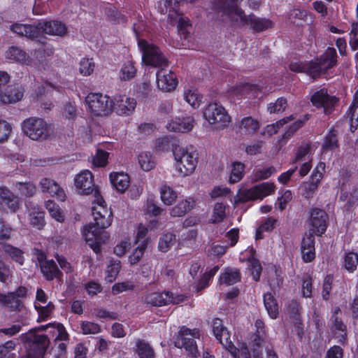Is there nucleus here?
I'll use <instances>...</instances> for the list:
<instances>
[{"label":"nucleus","instance_id":"nucleus-1","mask_svg":"<svg viewBox=\"0 0 358 358\" xmlns=\"http://www.w3.org/2000/svg\"><path fill=\"white\" fill-rule=\"evenodd\" d=\"M238 0H217L213 1L215 8L217 10V19L222 22L230 24L238 27L250 25L255 31L261 32L271 27L272 22L269 20L260 18L251 13L245 15L243 10L235 3Z\"/></svg>","mask_w":358,"mask_h":358},{"label":"nucleus","instance_id":"nucleus-2","mask_svg":"<svg viewBox=\"0 0 358 358\" xmlns=\"http://www.w3.org/2000/svg\"><path fill=\"white\" fill-rule=\"evenodd\" d=\"M103 202V200L98 203L100 206L99 208H92L94 222L86 226L84 230L87 243L96 254L101 252V245L108 239L109 236L104 229L110 227L113 222V213L102 206Z\"/></svg>","mask_w":358,"mask_h":358},{"label":"nucleus","instance_id":"nucleus-3","mask_svg":"<svg viewBox=\"0 0 358 358\" xmlns=\"http://www.w3.org/2000/svg\"><path fill=\"white\" fill-rule=\"evenodd\" d=\"M176 169L183 176L192 174L197 166L199 154L193 148L176 146L173 149Z\"/></svg>","mask_w":358,"mask_h":358},{"label":"nucleus","instance_id":"nucleus-4","mask_svg":"<svg viewBox=\"0 0 358 358\" xmlns=\"http://www.w3.org/2000/svg\"><path fill=\"white\" fill-rule=\"evenodd\" d=\"M336 49L329 48L315 61L305 63V73L313 78L320 76V75L325 73L329 69L336 64Z\"/></svg>","mask_w":358,"mask_h":358},{"label":"nucleus","instance_id":"nucleus-5","mask_svg":"<svg viewBox=\"0 0 358 358\" xmlns=\"http://www.w3.org/2000/svg\"><path fill=\"white\" fill-rule=\"evenodd\" d=\"M23 341L28 358H44L50 345L48 336L30 331L24 335Z\"/></svg>","mask_w":358,"mask_h":358},{"label":"nucleus","instance_id":"nucleus-6","mask_svg":"<svg viewBox=\"0 0 358 358\" xmlns=\"http://www.w3.org/2000/svg\"><path fill=\"white\" fill-rule=\"evenodd\" d=\"M24 134L34 141L46 139L50 134L48 124L39 117H29L22 123Z\"/></svg>","mask_w":358,"mask_h":358},{"label":"nucleus","instance_id":"nucleus-7","mask_svg":"<svg viewBox=\"0 0 358 358\" xmlns=\"http://www.w3.org/2000/svg\"><path fill=\"white\" fill-rule=\"evenodd\" d=\"M199 330L190 329L185 327L180 328L174 342L175 346L179 348H185L189 355L197 357L199 355L195 339L199 338Z\"/></svg>","mask_w":358,"mask_h":358},{"label":"nucleus","instance_id":"nucleus-8","mask_svg":"<svg viewBox=\"0 0 358 358\" xmlns=\"http://www.w3.org/2000/svg\"><path fill=\"white\" fill-rule=\"evenodd\" d=\"M138 47L143 53L142 59L145 64L154 67H162L168 64L167 59L157 46L149 44L142 39L138 41Z\"/></svg>","mask_w":358,"mask_h":358},{"label":"nucleus","instance_id":"nucleus-9","mask_svg":"<svg viewBox=\"0 0 358 358\" xmlns=\"http://www.w3.org/2000/svg\"><path fill=\"white\" fill-rule=\"evenodd\" d=\"M204 118L217 129H222L228 125L231 118L227 110L217 103H211L203 110Z\"/></svg>","mask_w":358,"mask_h":358},{"label":"nucleus","instance_id":"nucleus-10","mask_svg":"<svg viewBox=\"0 0 358 358\" xmlns=\"http://www.w3.org/2000/svg\"><path fill=\"white\" fill-rule=\"evenodd\" d=\"M275 185L271 182H262L250 189H239L238 201L246 202L251 200L262 199L274 192Z\"/></svg>","mask_w":358,"mask_h":358},{"label":"nucleus","instance_id":"nucleus-11","mask_svg":"<svg viewBox=\"0 0 358 358\" xmlns=\"http://www.w3.org/2000/svg\"><path fill=\"white\" fill-rule=\"evenodd\" d=\"M86 101L92 113L94 115H108L113 110L112 100L102 94H90Z\"/></svg>","mask_w":358,"mask_h":358},{"label":"nucleus","instance_id":"nucleus-12","mask_svg":"<svg viewBox=\"0 0 358 358\" xmlns=\"http://www.w3.org/2000/svg\"><path fill=\"white\" fill-rule=\"evenodd\" d=\"M75 185L83 194L88 195L94 193L95 201L97 203L103 201L99 191L94 186V177L90 171L85 170L78 174L75 178Z\"/></svg>","mask_w":358,"mask_h":358},{"label":"nucleus","instance_id":"nucleus-13","mask_svg":"<svg viewBox=\"0 0 358 358\" xmlns=\"http://www.w3.org/2000/svg\"><path fill=\"white\" fill-rule=\"evenodd\" d=\"M213 331L217 340L224 347L233 357L236 358L237 348L230 341V334L227 329L224 327L222 321L219 318L213 320Z\"/></svg>","mask_w":358,"mask_h":358},{"label":"nucleus","instance_id":"nucleus-14","mask_svg":"<svg viewBox=\"0 0 358 358\" xmlns=\"http://www.w3.org/2000/svg\"><path fill=\"white\" fill-rule=\"evenodd\" d=\"M311 102L317 108H323L324 113L329 115L334 110V105L338 99L336 96H329L326 89L315 92L311 96Z\"/></svg>","mask_w":358,"mask_h":358},{"label":"nucleus","instance_id":"nucleus-15","mask_svg":"<svg viewBox=\"0 0 358 358\" xmlns=\"http://www.w3.org/2000/svg\"><path fill=\"white\" fill-rule=\"evenodd\" d=\"M328 218V215L324 210L313 208L308 218L309 225L312 227L309 230L315 231L317 236H321L326 231Z\"/></svg>","mask_w":358,"mask_h":358},{"label":"nucleus","instance_id":"nucleus-16","mask_svg":"<svg viewBox=\"0 0 358 358\" xmlns=\"http://www.w3.org/2000/svg\"><path fill=\"white\" fill-rule=\"evenodd\" d=\"M156 76L157 87L162 91L171 92L176 87L177 78L171 71L167 72L162 68L157 71Z\"/></svg>","mask_w":358,"mask_h":358},{"label":"nucleus","instance_id":"nucleus-17","mask_svg":"<svg viewBox=\"0 0 358 358\" xmlns=\"http://www.w3.org/2000/svg\"><path fill=\"white\" fill-rule=\"evenodd\" d=\"M113 110L120 115H129L134 110L136 101L134 99L129 98L125 95H119L112 100Z\"/></svg>","mask_w":358,"mask_h":358},{"label":"nucleus","instance_id":"nucleus-18","mask_svg":"<svg viewBox=\"0 0 358 358\" xmlns=\"http://www.w3.org/2000/svg\"><path fill=\"white\" fill-rule=\"evenodd\" d=\"M39 36L42 34L62 36L66 33L64 24L57 20L43 21L37 23Z\"/></svg>","mask_w":358,"mask_h":358},{"label":"nucleus","instance_id":"nucleus-19","mask_svg":"<svg viewBox=\"0 0 358 358\" xmlns=\"http://www.w3.org/2000/svg\"><path fill=\"white\" fill-rule=\"evenodd\" d=\"M24 90L21 86L10 85L4 92L0 90V103L2 104H13L22 100Z\"/></svg>","mask_w":358,"mask_h":358},{"label":"nucleus","instance_id":"nucleus-20","mask_svg":"<svg viewBox=\"0 0 358 358\" xmlns=\"http://www.w3.org/2000/svg\"><path fill=\"white\" fill-rule=\"evenodd\" d=\"M238 132L241 135L250 136L255 134L260 127L259 122L251 116L245 117L236 123Z\"/></svg>","mask_w":358,"mask_h":358},{"label":"nucleus","instance_id":"nucleus-21","mask_svg":"<svg viewBox=\"0 0 358 358\" xmlns=\"http://www.w3.org/2000/svg\"><path fill=\"white\" fill-rule=\"evenodd\" d=\"M171 292L164 291L162 292H152L146 294L144 297V302L147 305L152 306H163L170 304L171 301Z\"/></svg>","mask_w":358,"mask_h":358},{"label":"nucleus","instance_id":"nucleus-22","mask_svg":"<svg viewBox=\"0 0 358 358\" xmlns=\"http://www.w3.org/2000/svg\"><path fill=\"white\" fill-rule=\"evenodd\" d=\"M10 30L19 36H25L30 39L39 37V31L36 24H24L14 23L10 25Z\"/></svg>","mask_w":358,"mask_h":358},{"label":"nucleus","instance_id":"nucleus-23","mask_svg":"<svg viewBox=\"0 0 358 358\" xmlns=\"http://www.w3.org/2000/svg\"><path fill=\"white\" fill-rule=\"evenodd\" d=\"M0 303L10 311L20 312L24 308V303L22 299L10 292L7 294L0 293Z\"/></svg>","mask_w":358,"mask_h":358},{"label":"nucleus","instance_id":"nucleus-24","mask_svg":"<svg viewBox=\"0 0 358 358\" xmlns=\"http://www.w3.org/2000/svg\"><path fill=\"white\" fill-rule=\"evenodd\" d=\"M41 271L45 279L49 281L54 278L61 280L63 275L55 262L52 259L43 262L41 266Z\"/></svg>","mask_w":358,"mask_h":358},{"label":"nucleus","instance_id":"nucleus-25","mask_svg":"<svg viewBox=\"0 0 358 358\" xmlns=\"http://www.w3.org/2000/svg\"><path fill=\"white\" fill-rule=\"evenodd\" d=\"M29 211V223L34 227L41 229L45 222L44 218V212L42 211L38 207L33 206L31 202L26 204Z\"/></svg>","mask_w":358,"mask_h":358},{"label":"nucleus","instance_id":"nucleus-26","mask_svg":"<svg viewBox=\"0 0 358 358\" xmlns=\"http://www.w3.org/2000/svg\"><path fill=\"white\" fill-rule=\"evenodd\" d=\"M110 180L112 185L117 192L123 193L128 188L129 176L124 173H112L110 174Z\"/></svg>","mask_w":358,"mask_h":358},{"label":"nucleus","instance_id":"nucleus-27","mask_svg":"<svg viewBox=\"0 0 358 358\" xmlns=\"http://www.w3.org/2000/svg\"><path fill=\"white\" fill-rule=\"evenodd\" d=\"M0 203L6 206L10 210L15 211L18 208V199L9 189H0Z\"/></svg>","mask_w":358,"mask_h":358},{"label":"nucleus","instance_id":"nucleus-28","mask_svg":"<svg viewBox=\"0 0 358 358\" xmlns=\"http://www.w3.org/2000/svg\"><path fill=\"white\" fill-rule=\"evenodd\" d=\"M0 245L1 250L6 255L10 257L13 261L20 265L24 264V252L22 250L6 243L1 242Z\"/></svg>","mask_w":358,"mask_h":358},{"label":"nucleus","instance_id":"nucleus-29","mask_svg":"<svg viewBox=\"0 0 358 358\" xmlns=\"http://www.w3.org/2000/svg\"><path fill=\"white\" fill-rule=\"evenodd\" d=\"M194 206L195 201L192 198L180 201L176 206L171 208L170 214L173 217H182L187 212L191 210Z\"/></svg>","mask_w":358,"mask_h":358},{"label":"nucleus","instance_id":"nucleus-30","mask_svg":"<svg viewBox=\"0 0 358 358\" xmlns=\"http://www.w3.org/2000/svg\"><path fill=\"white\" fill-rule=\"evenodd\" d=\"M194 119L185 117L169 124L168 129L174 131L185 133L191 131L194 127Z\"/></svg>","mask_w":358,"mask_h":358},{"label":"nucleus","instance_id":"nucleus-31","mask_svg":"<svg viewBox=\"0 0 358 358\" xmlns=\"http://www.w3.org/2000/svg\"><path fill=\"white\" fill-rule=\"evenodd\" d=\"M241 280L239 270L232 268H227L223 273L220 275L219 281L220 284L231 285Z\"/></svg>","mask_w":358,"mask_h":358},{"label":"nucleus","instance_id":"nucleus-32","mask_svg":"<svg viewBox=\"0 0 358 358\" xmlns=\"http://www.w3.org/2000/svg\"><path fill=\"white\" fill-rule=\"evenodd\" d=\"M289 20L296 26H303V23L311 22V17L308 15L307 12L298 8H294L290 11Z\"/></svg>","mask_w":358,"mask_h":358},{"label":"nucleus","instance_id":"nucleus-33","mask_svg":"<svg viewBox=\"0 0 358 358\" xmlns=\"http://www.w3.org/2000/svg\"><path fill=\"white\" fill-rule=\"evenodd\" d=\"M264 304L268 314L272 319H275L278 316V305L272 294L267 292L264 294Z\"/></svg>","mask_w":358,"mask_h":358},{"label":"nucleus","instance_id":"nucleus-34","mask_svg":"<svg viewBox=\"0 0 358 358\" xmlns=\"http://www.w3.org/2000/svg\"><path fill=\"white\" fill-rule=\"evenodd\" d=\"M136 352L139 358H155V353L151 345L143 340L136 343Z\"/></svg>","mask_w":358,"mask_h":358},{"label":"nucleus","instance_id":"nucleus-35","mask_svg":"<svg viewBox=\"0 0 358 358\" xmlns=\"http://www.w3.org/2000/svg\"><path fill=\"white\" fill-rule=\"evenodd\" d=\"M176 235L173 234H164L159 241V250L162 252H166L176 243Z\"/></svg>","mask_w":358,"mask_h":358},{"label":"nucleus","instance_id":"nucleus-36","mask_svg":"<svg viewBox=\"0 0 358 358\" xmlns=\"http://www.w3.org/2000/svg\"><path fill=\"white\" fill-rule=\"evenodd\" d=\"M161 199L166 205H171L177 198V194L169 186L164 185L160 189Z\"/></svg>","mask_w":358,"mask_h":358},{"label":"nucleus","instance_id":"nucleus-37","mask_svg":"<svg viewBox=\"0 0 358 358\" xmlns=\"http://www.w3.org/2000/svg\"><path fill=\"white\" fill-rule=\"evenodd\" d=\"M338 131L334 129H331L329 132L327 134L324 139L322 148L325 150H333L338 147Z\"/></svg>","mask_w":358,"mask_h":358},{"label":"nucleus","instance_id":"nucleus-38","mask_svg":"<svg viewBox=\"0 0 358 358\" xmlns=\"http://www.w3.org/2000/svg\"><path fill=\"white\" fill-rule=\"evenodd\" d=\"M105 13L109 20L115 23L120 24L126 23L127 22V17L111 6L106 8Z\"/></svg>","mask_w":358,"mask_h":358},{"label":"nucleus","instance_id":"nucleus-39","mask_svg":"<svg viewBox=\"0 0 358 358\" xmlns=\"http://www.w3.org/2000/svg\"><path fill=\"white\" fill-rule=\"evenodd\" d=\"M6 57L18 62H24L26 61L27 53L19 48L11 47L6 51Z\"/></svg>","mask_w":358,"mask_h":358},{"label":"nucleus","instance_id":"nucleus-40","mask_svg":"<svg viewBox=\"0 0 358 358\" xmlns=\"http://www.w3.org/2000/svg\"><path fill=\"white\" fill-rule=\"evenodd\" d=\"M136 73V69L133 62H127L124 63L120 70V79L123 80H129L134 78Z\"/></svg>","mask_w":358,"mask_h":358},{"label":"nucleus","instance_id":"nucleus-41","mask_svg":"<svg viewBox=\"0 0 358 358\" xmlns=\"http://www.w3.org/2000/svg\"><path fill=\"white\" fill-rule=\"evenodd\" d=\"M138 163L145 171H149L155 166V161L149 152H142L138 155Z\"/></svg>","mask_w":358,"mask_h":358},{"label":"nucleus","instance_id":"nucleus-42","mask_svg":"<svg viewBox=\"0 0 358 358\" xmlns=\"http://www.w3.org/2000/svg\"><path fill=\"white\" fill-rule=\"evenodd\" d=\"M15 186L20 191L22 196H24L26 197H31L36 193V187L33 183L30 182H18L16 183Z\"/></svg>","mask_w":358,"mask_h":358},{"label":"nucleus","instance_id":"nucleus-43","mask_svg":"<svg viewBox=\"0 0 358 358\" xmlns=\"http://www.w3.org/2000/svg\"><path fill=\"white\" fill-rule=\"evenodd\" d=\"M244 164L241 162H235L232 165V170L229 177L230 183L238 182L243 176Z\"/></svg>","mask_w":358,"mask_h":358},{"label":"nucleus","instance_id":"nucleus-44","mask_svg":"<svg viewBox=\"0 0 358 358\" xmlns=\"http://www.w3.org/2000/svg\"><path fill=\"white\" fill-rule=\"evenodd\" d=\"M137 245H138L133 254L129 257V262L131 264H136L141 260L145 249L147 248L148 241H142L141 243Z\"/></svg>","mask_w":358,"mask_h":358},{"label":"nucleus","instance_id":"nucleus-45","mask_svg":"<svg viewBox=\"0 0 358 358\" xmlns=\"http://www.w3.org/2000/svg\"><path fill=\"white\" fill-rule=\"evenodd\" d=\"M94 67L95 65L92 59L83 58L80 62L79 71L82 75L87 76L94 71Z\"/></svg>","mask_w":358,"mask_h":358},{"label":"nucleus","instance_id":"nucleus-46","mask_svg":"<svg viewBox=\"0 0 358 358\" xmlns=\"http://www.w3.org/2000/svg\"><path fill=\"white\" fill-rule=\"evenodd\" d=\"M225 206L221 203H215L211 221L213 223L221 222L225 217Z\"/></svg>","mask_w":358,"mask_h":358},{"label":"nucleus","instance_id":"nucleus-47","mask_svg":"<svg viewBox=\"0 0 358 358\" xmlns=\"http://www.w3.org/2000/svg\"><path fill=\"white\" fill-rule=\"evenodd\" d=\"M45 185H52L48 194L51 196H56L58 199L63 201L65 198V194L64 190L59 187V185L54 180H45Z\"/></svg>","mask_w":358,"mask_h":358},{"label":"nucleus","instance_id":"nucleus-48","mask_svg":"<svg viewBox=\"0 0 358 358\" xmlns=\"http://www.w3.org/2000/svg\"><path fill=\"white\" fill-rule=\"evenodd\" d=\"M310 145L308 143L301 145L297 150L296 157L293 161L295 164L298 162L306 161L308 159Z\"/></svg>","mask_w":358,"mask_h":358},{"label":"nucleus","instance_id":"nucleus-49","mask_svg":"<svg viewBox=\"0 0 358 358\" xmlns=\"http://www.w3.org/2000/svg\"><path fill=\"white\" fill-rule=\"evenodd\" d=\"M315 231L309 230L302 239L301 249L315 250Z\"/></svg>","mask_w":358,"mask_h":358},{"label":"nucleus","instance_id":"nucleus-50","mask_svg":"<svg viewBox=\"0 0 358 358\" xmlns=\"http://www.w3.org/2000/svg\"><path fill=\"white\" fill-rule=\"evenodd\" d=\"M345 268L350 272H353L358 264V255L355 252H349L345 257Z\"/></svg>","mask_w":358,"mask_h":358},{"label":"nucleus","instance_id":"nucleus-51","mask_svg":"<svg viewBox=\"0 0 358 358\" xmlns=\"http://www.w3.org/2000/svg\"><path fill=\"white\" fill-rule=\"evenodd\" d=\"M340 309L338 308H337L331 318V329L335 331V332H338V331H347V328H346V326L343 324V322L341 321V320H340L338 318V317L337 316V314L338 312H340Z\"/></svg>","mask_w":358,"mask_h":358},{"label":"nucleus","instance_id":"nucleus-52","mask_svg":"<svg viewBox=\"0 0 358 358\" xmlns=\"http://www.w3.org/2000/svg\"><path fill=\"white\" fill-rule=\"evenodd\" d=\"M15 348V344L12 341L0 345V358H15V355L10 352Z\"/></svg>","mask_w":358,"mask_h":358},{"label":"nucleus","instance_id":"nucleus-53","mask_svg":"<svg viewBox=\"0 0 358 358\" xmlns=\"http://www.w3.org/2000/svg\"><path fill=\"white\" fill-rule=\"evenodd\" d=\"M287 106V99L284 97H280L276 100L275 103H271L268 107V110L271 113H278L284 111Z\"/></svg>","mask_w":358,"mask_h":358},{"label":"nucleus","instance_id":"nucleus-54","mask_svg":"<svg viewBox=\"0 0 358 358\" xmlns=\"http://www.w3.org/2000/svg\"><path fill=\"white\" fill-rule=\"evenodd\" d=\"M81 329L84 334H95L101 331L98 324L87 321L81 323Z\"/></svg>","mask_w":358,"mask_h":358},{"label":"nucleus","instance_id":"nucleus-55","mask_svg":"<svg viewBox=\"0 0 358 358\" xmlns=\"http://www.w3.org/2000/svg\"><path fill=\"white\" fill-rule=\"evenodd\" d=\"M35 308L38 312L39 318L45 320L50 315V313L55 309V306L52 302H49L46 306H37L35 304Z\"/></svg>","mask_w":358,"mask_h":358},{"label":"nucleus","instance_id":"nucleus-56","mask_svg":"<svg viewBox=\"0 0 358 358\" xmlns=\"http://www.w3.org/2000/svg\"><path fill=\"white\" fill-rule=\"evenodd\" d=\"M120 268V262H115L108 266L106 280L110 282L115 280Z\"/></svg>","mask_w":358,"mask_h":358},{"label":"nucleus","instance_id":"nucleus-57","mask_svg":"<svg viewBox=\"0 0 358 358\" xmlns=\"http://www.w3.org/2000/svg\"><path fill=\"white\" fill-rule=\"evenodd\" d=\"M108 153L106 151L98 150L95 157L93 159V164L96 166H105L107 164Z\"/></svg>","mask_w":358,"mask_h":358},{"label":"nucleus","instance_id":"nucleus-58","mask_svg":"<svg viewBox=\"0 0 358 358\" xmlns=\"http://www.w3.org/2000/svg\"><path fill=\"white\" fill-rule=\"evenodd\" d=\"M348 117L358 122V90L355 92L352 106L347 113Z\"/></svg>","mask_w":358,"mask_h":358},{"label":"nucleus","instance_id":"nucleus-59","mask_svg":"<svg viewBox=\"0 0 358 358\" xmlns=\"http://www.w3.org/2000/svg\"><path fill=\"white\" fill-rule=\"evenodd\" d=\"M185 99L188 103L196 108L198 107L200 102H201L202 96L195 91H189L185 94Z\"/></svg>","mask_w":358,"mask_h":358},{"label":"nucleus","instance_id":"nucleus-60","mask_svg":"<svg viewBox=\"0 0 358 358\" xmlns=\"http://www.w3.org/2000/svg\"><path fill=\"white\" fill-rule=\"evenodd\" d=\"M10 131V124L5 120H0V143L8 139Z\"/></svg>","mask_w":358,"mask_h":358},{"label":"nucleus","instance_id":"nucleus-61","mask_svg":"<svg viewBox=\"0 0 358 358\" xmlns=\"http://www.w3.org/2000/svg\"><path fill=\"white\" fill-rule=\"evenodd\" d=\"M333 276L328 275L325 277L322 286V298L328 300L332 288Z\"/></svg>","mask_w":358,"mask_h":358},{"label":"nucleus","instance_id":"nucleus-62","mask_svg":"<svg viewBox=\"0 0 358 358\" xmlns=\"http://www.w3.org/2000/svg\"><path fill=\"white\" fill-rule=\"evenodd\" d=\"M134 287V284L130 281L116 283L112 287V292L113 294H117L124 291L133 289Z\"/></svg>","mask_w":358,"mask_h":358},{"label":"nucleus","instance_id":"nucleus-63","mask_svg":"<svg viewBox=\"0 0 358 358\" xmlns=\"http://www.w3.org/2000/svg\"><path fill=\"white\" fill-rule=\"evenodd\" d=\"M12 229L6 225L3 220L0 218V241H8L10 238Z\"/></svg>","mask_w":358,"mask_h":358},{"label":"nucleus","instance_id":"nucleus-64","mask_svg":"<svg viewBox=\"0 0 358 358\" xmlns=\"http://www.w3.org/2000/svg\"><path fill=\"white\" fill-rule=\"evenodd\" d=\"M343 350L338 345H334L330 348L326 355V358H343Z\"/></svg>","mask_w":358,"mask_h":358}]
</instances>
